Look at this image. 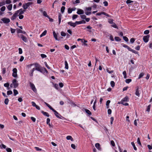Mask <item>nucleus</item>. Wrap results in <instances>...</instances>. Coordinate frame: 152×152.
I'll return each mask as SVG.
<instances>
[{
	"instance_id": "680f3d73",
	"label": "nucleus",
	"mask_w": 152,
	"mask_h": 152,
	"mask_svg": "<svg viewBox=\"0 0 152 152\" xmlns=\"http://www.w3.org/2000/svg\"><path fill=\"white\" fill-rule=\"evenodd\" d=\"M149 33V31L148 30H146L144 31V34H148Z\"/></svg>"
},
{
	"instance_id": "393cba45",
	"label": "nucleus",
	"mask_w": 152,
	"mask_h": 152,
	"mask_svg": "<svg viewBox=\"0 0 152 152\" xmlns=\"http://www.w3.org/2000/svg\"><path fill=\"white\" fill-rule=\"evenodd\" d=\"M66 139L67 140H70L71 141H73V139L71 136H68L66 137Z\"/></svg>"
},
{
	"instance_id": "cd10ccee",
	"label": "nucleus",
	"mask_w": 152,
	"mask_h": 152,
	"mask_svg": "<svg viewBox=\"0 0 152 152\" xmlns=\"http://www.w3.org/2000/svg\"><path fill=\"white\" fill-rule=\"evenodd\" d=\"M131 144L133 146L134 149L136 151L137 150V148L136 147L134 142H131Z\"/></svg>"
},
{
	"instance_id": "e2e57ef3",
	"label": "nucleus",
	"mask_w": 152,
	"mask_h": 152,
	"mask_svg": "<svg viewBox=\"0 0 152 152\" xmlns=\"http://www.w3.org/2000/svg\"><path fill=\"white\" fill-rule=\"evenodd\" d=\"M18 50H19V54H21L23 53V51H22V49L21 48H19L18 49Z\"/></svg>"
},
{
	"instance_id": "5701e85b",
	"label": "nucleus",
	"mask_w": 152,
	"mask_h": 152,
	"mask_svg": "<svg viewBox=\"0 0 152 152\" xmlns=\"http://www.w3.org/2000/svg\"><path fill=\"white\" fill-rule=\"evenodd\" d=\"M64 64L65 65V68L66 69H68L69 68L68 64L66 61H65L64 62Z\"/></svg>"
},
{
	"instance_id": "4d7b16f0",
	"label": "nucleus",
	"mask_w": 152,
	"mask_h": 152,
	"mask_svg": "<svg viewBox=\"0 0 152 152\" xmlns=\"http://www.w3.org/2000/svg\"><path fill=\"white\" fill-rule=\"evenodd\" d=\"M34 148L37 151H41L42 150L41 148H39L37 147H35Z\"/></svg>"
},
{
	"instance_id": "a878e982",
	"label": "nucleus",
	"mask_w": 152,
	"mask_h": 152,
	"mask_svg": "<svg viewBox=\"0 0 152 152\" xmlns=\"http://www.w3.org/2000/svg\"><path fill=\"white\" fill-rule=\"evenodd\" d=\"M85 110L86 112L89 115H91V112L89 110L87 109H85Z\"/></svg>"
},
{
	"instance_id": "a18cd8bd",
	"label": "nucleus",
	"mask_w": 152,
	"mask_h": 152,
	"mask_svg": "<svg viewBox=\"0 0 152 152\" xmlns=\"http://www.w3.org/2000/svg\"><path fill=\"white\" fill-rule=\"evenodd\" d=\"M113 19H109L108 20V22L110 23L111 24H112L113 23H114L113 22Z\"/></svg>"
},
{
	"instance_id": "49530a36",
	"label": "nucleus",
	"mask_w": 152,
	"mask_h": 152,
	"mask_svg": "<svg viewBox=\"0 0 152 152\" xmlns=\"http://www.w3.org/2000/svg\"><path fill=\"white\" fill-rule=\"evenodd\" d=\"M80 18L83 19H85L86 18V16L85 15H80Z\"/></svg>"
},
{
	"instance_id": "9d476101",
	"label": "nucleus",
	"mask_w": 152,
	"mask_h": 152,
	"mask_svg": "<svg viewBox=\"0 0 152 152\" xmlns=\"http://www.w3.org/2000/svg\"><path fill=\"white\" fill-rule=\"evenodd\" d=\"M24 11L25 10H23L22 9H20L16 11L15 12L18 13V14L19 15L23 14L24 12Z\"/></svg>"
},
{
	"instance_id": "f3484780",
	"label": "nucleus",
	"mask_w": 152,
	"mask_h": 152,
	"mask_svg": "<svg viewBox=\"0 0 152 152\" xmlns=\"http://www.w3.org/2000/svg\"><path fill=\"white\" fill-rule=\"evenodd\" d=\"M68 24L73 27H75L76 26V24H75V23H73L72 22H68Z\"/></svg>"
},
{
	"instance_id": "2f4dec72",
	"label": "nucleus",
	"mask_w": 152,
	"mask_h": 152,
	"mask_svg": "<svg viewBox=\"0 0 152 152\" xmlns=\"http://www.w3.org/2000/svg\"><path fill=\"white\" fill-rule=\"evenodd\" d=\"M14 94L15 96H16L18 94V91L16 89L13 90Z\"/></svg>"
},
{
	"instance_id": "8fccbe9b",
	"label": "nucleus",
	"mask_w": 152,
	"mask_h": 152,
	"mask_svg": "<svg viewBox=\"0 0 152 152\" xmlns=\"http://www.w3.org/2000/svg\"><path fill=\"white\" fill-rule=\"evenodd\" d=\"M61 35L63 37H65L66 35V33L64 32V31H62L61 32Z\"/></svg>"
},
{
	"instance_id": "09e8293b",
	"label": "nucleus",
	"mask_w": 152,
	"mask_h": 152,
	"mask_svg": "<svg viewBox=\"0 0 152 152\" xmlns=\"http://www.w3.org/2000/svg\"><path fill=\"white\" fill-rule=\"evenodd\" d=\"M110 101L109 100H107L106 102V105L107 106V108H108V107H109V104L110 103Z\"/></svg>"
},
{
	"instance_id": "bb28decb",
	"label": "nucleus",
	"mask_w": 152,
	"mask_h": 152,
	"mask_svg": "<svg viewBox=\"0 0 152 152\" xmlns=\"http://www.w3.org/2000/svg\"><path fill=\"white\" fill-rule=\"evenodd\" d=\"M95 146L98 150H99L100 149V144L99 143H96L95 144Z\"/></svg>"
},
{
	"instance_id": "de8ad7c7",
	"label": "nucleus",
	"mask_w": 152,
	"mask_h": 152,
	"mask_svg": "<svg viewBox=\"0 0 152 152\" xmlns=\"http://www.w3.org/2000/svg\"><path fill=\"white\" fill-rule=\"evenodd\" d=\"M80 3V0H76V1L73 2V4H77L79 3Z\"/></svg>"
},
{
	"instance_id": "dca6fc26",
	"label": "nucleus",
	"mask_w": 152,
	"mask_h": 152,
	"mask_svg": "<svg viewBox=\"0 0 152 152\" xmlns=\"http://www.w3.org/2000/svg\"><path fill=\"white\" fill-rule=\"evenodd\" d=\"M42 67H41L40 65L39 66H38L36 68H34V69L40 72L42 70Z\"/></svg>"
},
{
	"instance_id": "f8f14e48",
	"label": "nucleus",
	"mask_w": 152,
	"mask_h": 152,
	"mask_svg": "<svg viewBox=\"0 0 152 152\" xmlns=\"http://www.w3.org/2000/svg\"><path fill=\"white\" fill-rule=\"evenodd\" d=\"M102 14H103L107 16V17H109L110 16V15H108V14L104 12H99V13H97L96 14V15H99H99H101Z\"/></svg>"
},
{
	"instance_id": "72a5a7b5",
	"label": "nucleus",
	"mask_w": 152,
	"mask_h": 152,
	"mask_svg": "<svg viewBox=\"0 0 152 152\" xmlns=\"http://www.w3.org/2000/svg\"><path fill=\"white\" fill-rule=\"evenodd\" d=\"M110 83L112 87H113L115 86V83L113 81H111Z\"/></svg>"
},
{
	"instance_id": "6e6d98bb",
	"label": "nucleus",
	"mask_w": 152,
	"mask_h": 152,
	"mask_svg": "<svg viewBox=\"0 0 152 152\" xmlns=\"http://www.w3.org/2000/svg\"><path fill=\"white\" fill-rule=\"evenodd\" d=\"M86 11L91 12V7H88L86 8Z\"/></svg>"
},
{
	"instance_id": "a211bd4d",
	"label": "nucleus",
	"mask_w": 152,
	"mask_h": 152,
	"mask_svg": "<svg viewBox=\"0 0 152 152\" xmlns=\"http://www.w3.org/2000/svg\"><path fill=\"white\" fill-rule=\"evenodd\" d=\"M40 72L42 73H44L45 72L47 73H48V71L45 68L43 67L42 68V70Z\"/></svg>"
},
{
	"instance_id": "bf43d9fd",
	"label": "nucleus",
	"mask_w": 152,
	"mask_h": 152,
	"mask_svg": "<svg viewBox=\"0 0 152 152\" xmlns=\"http://www.w3.org/2000/svg\"><path fill=\"white\" fill-rule=\"evenodd\" d=\"M137 142L140 145H141V143L140 139L139 137L137 139Z\"/></svg>"
},
{
	"instance_id": "c03bdc74",
	"label": "nucleus",
	"mask_w": 152,
	"mask_h": 152,
	"mask_svg": "<svg viewBox=\"0 0 152 152\" xmlns=\"http://www.w3.org/2000/svg\"><path fill=\"white\" fill-rule=\"evenodd\" d=\"M123 39L126 42H128L129 41L127 37L125 36L123 37Z\"/></svg>"
},
{
	"instance_id": "4be33fe9",
	"label": "nucleus",
	"mask_w": 152,
	"mask_h": 152,
	"mask_svg": "<svg viewBox=\"0 0 152 152\" xmlns=\"http://www.w3.org/2000/svg\"><path fill=\"white\" fill-rule=\"evenodd\" d=\"M35 70L34 69V68H33L30 72L29 73V75L31 77H32L33 76V73L34 72Z\"/></svg>"
},
{
	"instance_id": "1a4fd4ad",
	"label": "nucleus",
	"mask_w": 152,
	"mask_h": 152,
	"mask_svg": "<svg viewBox=\"0 0 152 152\" xmlns=\"http://www.w3.org/2000/svg\"><path fill=\"white\" fill-rule=\"evenodd\" d=\"M140 93L139 89V88L138 87H136L135 90V94L137 96L139 97L140 96Z\"/></svg>"
},
{
	"instance_id": "603ef678",
	"label": "nucleus",
	"mask_w": 152,
	"mask_h": 152,
	"mask_svg": "<svg viewBox=\"0 0 152 152\" xmlns=\"http://www.w3.org/2000/svg\"><path fill=\"white\" fill-rule=\"evenodd\" d=\"M12 93V91H7V94L8 95H11Z\"/></svg>"
},
{
	"instance_id": "ddd939ff",
	"label": "nucleus",
	"mask_w": 152,
	"mask_h": 152,
	"mask_svg": "<svg viewBox=\"0 0 152 152\" xmlns=\"http://www.w3.org/2000/svg\"><path fill=\"white\" fill-rule=\"evenodd\" d=\"M18 16V13L15 12V13L13 15L12 17H11V19L12 20H15L16 17Z\"/></svg>"
},
{
	"instance_id": "a19ab883",
	"label": "nucleus",
	"mask_w": 152,
	"mask_h": 152,
	"mask_svg": "<svg viewBox=\"0 0 152 152\" xmlns=\"http://www.w3.org/2000/svg\"><path fill=\"white\" fill-rule=\"evenodd\" d=\"M43 15L45 16L47 18L49 17V16L48 15L47 12L45 11L43 12Z\"/></svg>"
},
{
	"instance_id": "c756f323",
	"label": "nucleus",
	"mask_w": 152,
	"mask_h": 152,
	"mask_svg": "<svg viewBox=\"0 0 152 152\" xmlns=\"http://www.w3.org/2000/svg\"><path fill=\"white\" fill-rule=\"evenodd\" d=\"M6 10V7L4 6H2L1 8H0V10L1 12H4V11L5 10Z\"/></svg>"
},
{
	"instance_id": "052dcab7",
	"label": "nucleus",
	"mask_w": 152,
	"mask_h": 152,
	"mask_svg": "<svg viewBox=\"0 0 152 152\" xmlns=\"http://www.w3.org/2000/svg\"><path fill=\"white\" fill-rule=\"evenodd\" d=\"M114 120V118L113 117H111L110 118V124L112 125L113 123V122Z\"/></svg>"
},
{
	"instance_id": "13d9d810",
	"label": "nucleus",
	"mask_w": 152,
	"mask_h": 152,
	"mask_svg": "<svg viewBox=\"0 0 152 152\" xmlns=\"http://www.w3.org/2000/svg\"><path fill=\"white\" fill-rule=\"evenodd\" d=\"M0 147L1 148H4L5 149L6 148V146L5 145H4L3 144H2L0 145Z\"/></svg>"
},
{
	"instance_id": "e433bc0d",
	"label": "nucleus",
	"mask_w": 152,
	"mask_h": 152,
	"mask_svg": "<svg viewBox=\"0 0 152 152\" xmlns=\"http://www.w3.org/2000/svg\"><path fill=\"white\" fill-rule=\"evenodd\" d=\"M9 100L8 99L6 98L5 99L4 103L5 104L7 105L8 104Z\"/></svg>"
},
{
	"instance_id": "ea45409f",
	"label": "nucleus",
	"mask_w": 152,
	"mask_h": 152,
	"mask_svg": "<svg viewBox=\"0 0 152 152\" xmlns=\"http://www.w3.org/2000/svg\"><path fill=\"white\" fill-rule=\"evenodd\" d=\"M49 108L54 112H55L56 113H57L56 112V111L55 110L53 109L50 106L49 107Z\"/></svg>"
},
{
	"instance_id": "7ed1b4c3",
	"label": "nucleus",
	"mask_w": 152,
	"mask_h": 152,
	"mask_svg": "<svg viewBox=\"0 0 152 152\" xmlns=\"http://www.w3.org/2000/svg\"><path fill=\"white\" fill-rule=\"evenodd\" d=\"M32 3H33L32 2H29L27 3L24 4H23V7L25 10H26L27 9L29 6L31 5Z\"/></svg>"
},
{
	"instance_id": "338daca9",
	"label": "nucleus",
	"mask_w": 152,
	"mask_h": 152,
	"mask_svg": "<svg viewBox=\"0 0 152 152\" xmlns=\"http://www.w3.org/2000/svg\"><path fill=\"white\" fill-rule=\"evenodd\" d=\"M6 151L7 152H11L12 150L11 148H7L6 149Z\"/></svg>"
},
{
	"instance_id": "aec40b11",
	"label": "nucleus",
	"mask_w": 152,
	"mask_h": 152,
	"mask_svg": "<svg viewBox=\"0 0 152 152\" xmlns=\"http://www.w3.org/2000/svg\"><path fill=\"white\" fill-rule=\"evenodd\" d=\"M41 112L44 115L48 117L49 116V115L48 113L43 111H42Z\"/></svg>"
},
{
	"instance_id": "6e6552de",
	"label": "nucleus",
	"mask_w": 152,
	"mask_h": 152,
	"mask_svg": "<svg viewBox=\"0 0 152 152\" xmlns=\"http://www.w3.org/2000/svg\"><path fill=\"white\" fill-rule=\"evenodd\" d=\"M17 80L15 79H14L12 80V83L13 84L14 88L17 87L18 86V84L17 83Z\"/></svg>"
},
{
	"instance_id": "39448f33",
	"label": "nucleus",
	"mask_w": 152,
	"mask_h": 152,
	"mask_svg": "<svg viewBox=\"0 0 152 152\" xmlns=\"http://www.w3.org/2000/svg\"><path fill=\"white\" fill-rule=\"evenodd\" d=\"M18 37H19L21 38L22 40L25 42H26L27 41V38L25 36L23 35V34L18 35Z\"/></svg>"
},
{
	"instance_id": "69168bd1",
	"label": "nucleus",
	"mask_w": 152,
	"mask_h": 152,
	"mask_svg": "<svg viewBox=\"0 0 152 152\" xmlns=\"http://www.w3.org/2000/svg\"><path fill=\"white\" fill-rule=\"evenodd\" d=\"M103 3L104 4V5L105 6H107L108 5V2L106 1H104Z\"/></svg>"
},
{
	"instance_id": "774afa93",
	"label": "nucleus",
	"mask_w": 152,
	"mask_h": 152,
	"mask_svg": "<svg viewBox=\"0 0 152 152\" xmlns=\"http://www.w3.org/2000/svg\"><path fill=\"white\" fill-rule=\"evenodd\" d=\"M149 47L151 49H152V42H149Z\"/></svg>"
},
{
	"instance_id": "f03ea898",
	"label": "nucleus",
	"mask_w": 152,
	"mask_h": 152,
	"mask_svg": "<svg viewBox=\"0 0 152 152\" xmlns=\"http://www.w3.org/2000/svg\"><path fill=\"white\" fill-rule=\"evenodd\" d=\"M1 20L2 21H1L0 22V23H2L3 22L4 23L6 24L9 23L10 22V19L8 18H2L1 19Z\"/></svg>"
},
{
	"instance_id": "864d4df0",
	"label": "nucleus",
	"mask_w": 152,
	"mask_h": 152,
	"mask_svg": "<svg viewBox=\"0 0 152 152\" xmlns=\"http://www.w3.org/2000/svg\"><path fill=\"white\" fill-rule=\"evenodd\" d=\"M41 56L42 58H45L47 57V56L45 54H41Z\"/></svg>"
},
{
	"instance_id": "6ab92c4d",
	"label": "nucleus",
	"mask_w": 152,
	"mask_h": 152,
	"mask_svg": "<svg viewBox=\"0 0 152 152\" xmlns=\"http://www.w3.org/2000/svg\"><path fill=\"white\" fill-rule=\"evenodd\" d=\"M7 9L9 11L11 10L12 7V4H10L7 6Z\"/></svg>"
},
{
	"instance_id": "b1692460",
	"label": "nucleus",
	"mask_w": 152,
	"mask_h": 152,
	"mask_svg": "<svg viewBox=\"0 0 152 152\" xmlns=\"http://www.w3.org/2000/svg\"><path fill=\"white\" fill-rule=\"evenodd\" d=\"M61 17L62 15L60 13H59L58 15L59 24L61 23Z\"/></svg>"
},
{
	"instance_id": "3c124183",
	"label": "nucleus",
	"mask_w": 152,
	"mask_h": 152,
	"mask_svg": "<svg viewBox=\"0 0 152 152\" xmlns=\"http://www.w3.org/2000/svg\"><path fill=\"white\" fill-rule=\"evenodd\" d=\"M72 10L70 8H68V12L69 14L71 13L72 12Z\"/></svg>"
},
{
	"instance_id": "5fc2aeb1",
	"label": "nucleus",
	"mask_w": 152,
	"mask_h": 152,
	"mask_svg": "<svg viewBox=\"0 0 152 152\" xmlns=\"http://www.w3.org/2000/svg\"><path fill=\"white\" fill-rule=\"evenodd\" d=\"M91 14V12H89L87 11H86L85 12V14L87 15H90V14Z\"/></svg>"
},
{
	"instance_id": "c9c22d12",
	"label": "nucleus",
	"mask_w": 152,
	"mask_h": 152,
	"mask_svg": "<svg viewBox=\"0 0 152 152\" xmlns=\"http://www.w3.org/2000/svg\"><path fill=\"white\" fill-rule=\"evenodd\" d=\"M78 17V16L77 15H74L72 17V20H75V19L77 18Z\"/></svg>"
},
{
	"instance_id": "37998d69",
	"label": "nucleus",
	"mask_w": 152,
	"mask_h": 152,
	"mask_svg": "<svg viewBox=\"0 0 152 152\" xmlns=\"http://www.w3.org/2000/svg\"><path fill=\"white\" fill-rule=\"evenodd\" d=\"M11 3V1L10 0H6L5 1V3L6 4H10V3Z\"/></svg>"
},
{
	"instance_id": "9b49d317",
	"label": "nucleus",
	"mask_w": 152,
	"mask_h": 152,
	"mask_svg": "<svg viewBox=\"0 0 152 152\" xmlns=\"http://www.w3.org/2000/svg\"><path fill=\"white\" fill-rule=\"evenodd\" d=\"M53 35L54 37L55 38L56 40L59 41L60 40V39H62V37H60L59 38H57V34H56L55 32V31H53Z\"/></svg>"
},
{
	"instance_id": "4c0bfd02",
	"label": "nucleus",
	"mask_w": 152,
	"mask_h": 152,
	"mask_svg": "<svg viewBox=\"0 0 152 152\" xmlns=\"http://www.w3.org/2000/svg\"><path fill=\"white\" fill-rule=\"evenodd\" d=\"M115 39L116 41H119L121 40V39L118 37H115Z\"/></svg>"
},
{
	"instance_id": "f257e3e1",
	"label": "nucleus",
	"mask_w": 152,
	"mask_h": 152,
	"mask_svg": "<svg viewBox=\"0 0 152 152\" xmlns=\"http://www.w3.org/2000/svg\"><path fill=\"white\" fill-rule=\"evenodd\" d=\"M129 98L127 96H126L125 98L123 99L121 101V104L125 106L129 105L128 103H125V102H128L129 101Z\"/></svg>"
},
{
	"instance_id": "4468645a",
	"label": "nucleus",
	"mask_w": 152,
	"mask_h": 152,
	"mask_svg": "<svg viewBox=\"0 0 152 152\" xmlns=\"http://www.w3.org/2000/svg\"><path fill=\"white\" fill-rule=\"evenodd\" d=\"M77 11V13L78 15L83 14L84 13V12L83 10L81 9H78Z\"/></svg>"
},
{
	"instance_id": "412c9836",
	"label": "nucleus",
	"mask_w": 152,
	"mask_h": 152,
	"mask_svg": "<svg viewBox=\"0 0 152 152\" xmlns=\"http://www.w3.org/2000/svg\"><path fill=\"white\" fill-rule=\"evenodd\" d=\"M47 32V31L46 30H45L42 33V34L40 35V37H42L45 36Z\"/></svg>"
},
{
	"instance_id": "f704fd0d",
	"label": "nucleus",
	"mask_w": 152,
	"mask_h": 152,
	"mask_svg": "<svg viewBox=\"0 0 152 152\" xmlns=\"http://www.w3.org/2000/svg\"><path fill=\"white\" fill-rule=\"evenodd\" d=\"M132 81V80L130 79H128L126 80L125 82L127 83H129Z\"/></svg>"
},
{
	"instance_id": "0eeeda50",
	"label": "nucleus",
	"mask_w": 152,
	"mask_h": 152,
	"mask_svg": "<svg viewBox=\"0 0 152 152\" xmlns=\"http://www.w3.org/2000/svg\"><path fill=\"white\" fill-rule=\"evenodd\" d=\"M12 76L14 77H17V69L16 68H14L12 70Z\"/></svg>"
},
{
	"instance_id": "2eb2a0df",
	"label": "nucleus",
	"mask_w": 152,
	"mask_h": 152,
	"mask_svg": "<svg viewBox=\"0 0 152 152\" xmlns=\"http://www.w3.org/2000/svg\"><path fill=\"white\" fill-rule=\"evenodd\" d=\"M57 113L55 112L54 113V114L56 115V116L58 118L62 119V118H64V117L62 116L60 114L58 113L56 111Z\"/></svg>"
},
{
	"instance_id": "c85d7f7f",
	"label": "nucleus",
	"mask_w": 152,
	"mask_h": 152,
	"mask_svg": "<svg viewBox=\"0 0 152 152\" xmlns=\"http://www.w3.org/2000/svg\"><path fill=\"white\" fill-rule=\"evenodd\" d=\"M65 9V8L64 7V6H62L61 7V13H63L64 11V10Z\"/></svg>"
},
{
	"instance_id": "0e129e2a",
	"label": "nucleus",
	"mask_w": 152,
	"mask_h": 152,
	"mask_svg": "<svg viewBox=\"0 0 152 152\" xmlns=\"http://www.w3.org/2000/svg\"><path fill=\"white\" fill-rule=\"evenodd\" d=\"M133 2V1H132L131 0H127L126 1V3L128 4H131V3L132 2Z\"/></svg>"
},
{
	"instance_id": "473e14b6",
	"label": "nucleus",
	"mask_w": 152,
	"mask_h": 152,
	"mask_svg": "<svg viewBox=\"0 0 152 152\" xmlns=\"http://www.w3.org/2000/svg\"><path fill=\"white\" fill-rule=\"evenodd\" d=\"M123 74L124 76V78H126V77H127L126 73V72L125 71H124L123 72Z\"/></svg>"
},
{
	"instance_id": "423d86ee",
	"label": "nucleus",
	"mask_w": 152,
	"mask_h": 152,
	"mask_svg": "<svg viewBox=\"0 0 152 152\" xmlns=\"http://www.w3.org/2000/svg\"><path fill=\"white\" fill-rule=\"evenodd\" d=\"M149 37L150 35H148L144 36L143 38L144 42L145 43L149 41Z\"/></svg>"
},
{
	"instance_id": "20e7f679",
	"label": "nucleus",
	"mask_w": 152,
	"mask_h": 152,
	"mask_svg": "<svg viewBox=\"0 0 152 152\" xmlns=\"http://www.w3.org/2000/svg\"><path fill=\"white\" fill-rule=\"evenodd\" d=\"M29 84L32 90L35 92H37V89L34 84L31 82H29Z\"/></svg>"
},
{
	"instance_id": "58836bf2",
	"label": "nucleus",
	"mask_w": 152,
	"mask_h": 152,
	"mask_svg": "<svg viewBox=\"0 0 152 152\" xmlns=\"http://www.w3.org/2000/svg\"><path fill=\"white\" fill-rule=\"evenodd\" d=\"M144 75V74L143 73H140L139 76L138 77V79H140V78L142 77Z\"/></svg>"
},
{
	"instance_id": "7c9ffc66",
	"label": "nucleus",
	"mask_w": 152,
	"mask_h": 152,
	"mask_svg": "<svg viewBox=\"0 0 152 152\" xmlns=\"http://www.w3.org/2000/svg\"><path fill=\"white\" fill-rule=\"evenodd\" d=\"M111 26L115 28H118V26L116 25V24L115 23H113L112 24V25H111Z\"/></svg>"
},
{
	"instance_id": "79ce46f5",
	"label": "nucleus",
	"mask_w": 152,
	"mask_h": 152,
	"mask_svg": "<svg viewBox=\"0 0 152 152\" xmlns=\"http://www.w3.org/2000/svg\"><path fill=\"white\" fill-rule=\"evenodd\" d=\"M18 33H22L23 34H25L26 32L24 31H23L20 29H19L18 30Z\"/></svg>"
}]
</instances>
